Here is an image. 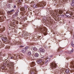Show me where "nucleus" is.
I'll list each match as a JSON object with an SVG mask.
<instances>
[{
    "mask_svg": "<svg viewBox=\"0 0 74 74\" xmlns=\"http://www.w3.org/2000/svg\"><path fill=\"white\" fill-rule=\"evenodd\" d=\"M40 29L41 32H42V33H44V34L45 36L47 35V28L44 27H41L40 28Z\"/></svg>",
    "mask_w": 74,
    "mask_h": 74,
    "instance_id": "obj_1",
    "label": "nucleus"
},
{
    "mask_svg": "<svg viewBox=\"0 0 74 74\" xmlns=\"http://www.w3.org/2000/svg\"><path fill=\"white\" fill-rule=\"evenodd\" d=\"M45 5H46V3L44 1L41 2L38 4V6L40 7H42V8H44V6H45Z\"/></svg>",
    "mask_w": 74,
    "mask_h": 74,
    "instance_id": "obj_2",
    "label": "nucleus"
},
{
    "mask_svg": "<svg viewBox=\"0 0 74 74\" xmlns=\"http://www.w3.org/2000/svg\"><path fill=\"white\" fill-rule=\"evenodd\" d=\"M50 66L52 69H55V68L56 67L57 65L55 63V62L53 61V62L51 63Z\"/></svg>",
    "mask_w": 74,
    "mask_h": 74,
    "instance_id": "obj_3",
    "label": "nucleus"
},
{
    "mask_svg": "<svg viewBox=\"0 0 74 74\" xmlns=\"http://www.w3.org/2000/svg\"><path fill=\"white\" fill-rule=\"evenodd\" d=\"M2 41H4L5 42H9L10 41L8 40V39L6 37H4L2 38Z\"/></svg>",
    "mask_w": 74,
    "mask_h": 74,
    "instance_id": "obj_4",
    "label": "nucleus"
},
{
    "mask_svg": "<svg viewBox=\"0 0 74 74\" xmlns=\"http://www.w3.org/2000/svg\"><path fill=\"white\" fill-rule=\"evenodd\" d=\"M34 71L37 73V71L36 70L33 69H32L31 71V74H34Z\"/></svg>",
    "mask_w": 74,
    "mask_h": 74,
    "instance_id": "obj_5",
    "label": "nucleus"
},
{
    "mask_svg": "<svg viewBox=\"0 0 74 74\" xmlns=\"http://www.w3.org/2000/svg\"><path fill=\"white\" fill-rule=\"evenodd\" d=\"M35 65V63H34V62H32L30 64V66L31 67H34V66Z\"/></svg>",
    "mask_w": 74,
    "mask_h": 74,
    "instance_id": "obj_6",
    "label": "nucleus"
},
{
    "mask_svg": "<svg viewBox=\"0 0 74 74\" xmlns=\"http://www.w3.org/2000/svg\"><path fill=\"white\" fill-rule=\"evenodd\" d=\"M14 11H15V10L13 9L10 11H8L7 12V14H11V13H12V12H14Z\"/></svg>",
    "mask_w": 74,
    "mask_h": 74,
    "instance_id": "obj_7",
    "label": "nucleus"
},
{
    "mask_svg": "<svg viewBox=\"0 0 74 74\" xmlns=\"http://www.w3.org/2000/svg\"><path fill=\"white\" fill-rule=\"evenodd\" d=\"M63 12V11L62 10H59L58 12L59 14H62Z\"/></svg>",
    "mask_w": 74,
    "mask_h": 74,
    "instance_id": "obj_8",
    "label": "nucleus"
},
{
    "mask_svg": "<svg viewBox=\"0 0 74 74\" xmlns=\"http://www.w3.org/2000/svg\"><path fill=\"white\" fill-rule=\"evenodd\" d=\"M4 30H5V28L4 27L0 29V31L1 32H3Z\"/></svg>",
    "mask_w": 74,
    "mask_h": 74,
    "instance_id": "obj_9",
    "label": "nucleus"
},
{
    "mask_svg": "<svg viewBox=\"0 0 74 74\" xmlns=\"http://www.w3.org/2000/svg\"><path fill=\"white\" fill-rule=\"evenodd\" d=\"M27 36V34H26V33H24L22 35V36L23 37H25L26 36Z\"/></svg>",
    "mask_w": 74,
    "mask_h": 74,
    "instance_id": "obj_10",
    "label": "nucleus"
},
{
    "mask_svg": "<svg viewBox=\"0 0 74 74\" xmlns=\"http://www.w3.org/2000/svg\"><path fill=\"white\" fill-rule=\"evenodd\" d=\"M39 51L40 52H44V50L42 48H40L39 49Z\"/></svg>",
    "mask_w": 74,
    "mask_h": 74,
    "instance_id": "obj_11",
    "label": "nucleus"
},
{
    "mask_svg": "<svg viewBox=\"0 0 74 74\" xmlns=\"http://www.w3.org/2000/svg\"><path fill=\"white\" fill-rule=\"evenodd\" d=\"M55 12V13L56 14V15H58L59 13H58V10H54Z\"/></svg>",
    "mask_w": 74,
    "mask_h": 74,
    "instance_id": "obj_12",
    "label": "nucleus"
},
{
    "mask_svg": "<svg viewBox=\"0 0 74 74\" xmlns=\"http://www.w3.org/2000/svg\"><path fill=\"white\" fill-rule=\"evenodd\" d=\"M20 10L21 11H23L25 10V8L24 7H21L20 8Z\"/></svg>",
    "mask_w": 74,
    "mask_h": 74,
    "instance_id": "obj_13",
    "label": "nucleus"
},
{
    "mask_svg": "<svg viewBox=\"0 0 74 74\" xmlns=\"http://www.w3.org/2000/svg\"><path fill=\"white\" fill-rule=\"evenodd\" d=\"M45 59H46V60L47 61V62H49V61H50V60H51V59L49 58H48L47 59V58H45Z\"/></svg>",
    "mask_w": 74,
    "mask_h": 74,
    "instance_id": "obj_14",
    "label": "nucleus"
},
{
    "mask_svg": "<svg viewBox=\"0 0 74 74\" xmlns=\"http://www.w3.org/2000/svg\"><path fill=\"white\" fill-rule=\"evenodd\" d=\"M22 52L23 53H25L26 52V49H23L22 50Z\"/></svg>",
    "mask_w": 74,
    "mask_h": 74,
    "instance_id": "obj_15",
    "label": "nucleus"
},
{
    "mask_svg": "<svg viewBox=\"0 0 74 74\" xmlns=\"http://www.w3.org/2000/svg\"><path fill=\"white\" fill-rule=\"evenodd\" d=\"M10 66L13 68V67H14V64L12 62H10Z\"/></svg>",
    "mask_w": 74,
    "mask_h": 74,
    "instance_id": "obj_16",
    "label": "nucleus"
},
{
    "mask_svg": "<svg viewBox=\"0 0 74 74\" xmlns=\"http://www.w3.org/2000/svg\"><path fill=\"white\" fill-rule=\"evenodd\" d=\"M66 15V16H67V17H68V18L70 17V14L69 13L67 14Z\"/></svg>",
    "mask_w": 74,
    "mask_h": 74,
    "instance_id": "obj_17",
    "label": "nucleus"
},
{
    "mask_svg": "<svg viewBox=\"0 0 74 74\" xmlns=\"http://www.w3.org/2000/svg\"><path fill=\"white\" fill-rule=\"evenodd\" d=\"M42 62V60H39L38 61L37 63L38 64L40 63H41Z\"/></svg>",
    "mask_w": 74,
    "mask_h": 74,
    "instance_id": "obj_18",
    "label": "nucleus"
},
{
    "mask_svg": "<svg viewBox=\"0 0 74 74\" xmlns=\"http://www.w3.org/2000/svg\"><path fill=\"white\" fill-rule=\"evenodd\" d=\"M33 7L34 8H37V4H34L33 5Z\"/></svg>",
    "mask_w": 74,
    "mask_h": 74,
    "instance_id": "obj_19",
    "label": "nucleus"
},
{
    "mask_svg": "<svg viewBox=\"0 0 74 74\" xmlns=\"http://www.w3.org/2000/svg\"><path fill=\"white\" fill-rule=\"evenodd\" d=\"M66 74H69V70L68 69L66 70Z\"/></svg>",
    "mask_w": 74,
    "mask_h": 74,
    "instance_id": "obj_20",
    "label": "nucleus"
},
{
    "mask_svg": "<svg viewBox=\"0 0 74 74\" xmlns=\"http://www.w3.org/2000/svg\"><path fill=\"white\" fill-rule=\"evenodd\" d=\"M0 21L1 22H3V18H2L1 17H0Z\"/></svg>",
    "mask_w": 74,
    "mask_h": 74,
    "instance_id": "obj_21",
    "label": "nucleus"
},
{
    "mask_svg": "<svg viewBox=\"0 0 74 74\" xmlns=\"http://www.w3.org/2000/svg\"><path fill=\"white\" fill-rule=\"evenodd\" d=\"M28 55L29 56H30L31 55H32V53H31V52L30 51H29L28 53Z\"/></svg>",
    "mask_w": 74,
    "mask_h": 74,
    "instance_id": "obj_22",
    "label": "nucleus"
},
{
    "mask_svg": "<svg viewBox=\"0 0 74 74\" xmlns=\"http://www.w3.org/2000/svg\"><path fill=\"white\" fill-rule=\"evenodd\" d=\"M22 1L21 0H18V3H20V4H21V3H22Z\"/></svg>",
    "mask_w": 74,
    "mask_h": 74,
    "instance_id": "obj_23",
    "label": "nucleus"
},
{
    "mask_svg": "<svg viewBox=\"0 0 74 74\" xmlns=\"http://www.w3.org/2000/svg\"><path fill=\"white\" fill-rule=\"evenodd\" d=\"M73 52V49H72L71 51L70 52H69V53H71Z\"/></svg>",
    "mask_w": 74,
    "mask_h": 74,
    "instance_id": "obj_24",
    "label": "nucleus"
},
{
    "mask_svg": "<svg viewBox=\"0 0 74 74\" xmlns=\"http://www.w3.org/2000/svg\"><path fill=\"white\" fill-rule=\"evenodd\" d=\"M72 66H73V67H74V62H72Z\"/></svg>",
    "mask_w": 74,
    "mask_h": 74,
    "instance_id": "obj_25",
    "label": "nucleus"
},
{
    "mask_svg": "<svg viewBox=\"0 0 74 74\" xmlns=\"http://www.w3.org/2000/svg\"><path fill=\"white\" fill-rule=\"evenodd\" d=\"M13 1V0H9V2L10 3H12V2Z\"/></svg>",
    "mask_w": 74,
    "mask_h": 74,
    "instance_id": "obj_26",
    "label": "nucleus"
},
{
    "mask_svg": "<svg viewBox=\"0 0 74 74\" xmlns=\"http://www.w3.org/2000/svg\"><path fill=\"white\" fill-rule=\"evenodd\" d=\"M5 48L6 49H9V48L7 46H6L5 47Z\"/></svg>",
    "mask_w": 74,
    "mask_h": 74,
    "instance_id": "obj_27",
    "label": "nucleus"
},
{
    "mask_svg": "<svg viewBox=\"0 0 74 74\" xmlns=\"http://www.w3.org/2000/svg\"><path fill=\"white\" fill-rule=\"evenodd\" d=\"M45 62L44 61H42V62L41 63L43 65L44 64Z\"/></svg>",
    "mask_w": 74,
    "mask_h": 74,
    "instance_id": "obj_28",
    "label": "nucleus"
},
{
    "mask_svg": "<svg viewBox=\"0 0 74 74\" xmlns=\"http://www.w3.org/2000/svg\"><path fill=\"white\" fill-rule=\"evenodd\" d=\"M24 7H25V8H27V5H25L24 6Z\"/></svg>",
    "mask_w": 74,
    "mask_h": 74,
    "instance_id": "obj_29",
    "label": "nucleus"
},
{
    "mask_svg": "<svg viewBox=\"0 0 74 74\" xmlns=\"http://www.w3.org/2000/svg\"><path fill=\"white\" fill-rule=\"evenodd\" d=\"M35 56L36 57H37V54L36 53H35Z\"/></svg>",
    "mask_w": 74,
    "mask_h": 74,
    "instance_id": "obj_30",
    "label": "nucleus"
},
{
    "mask_svg": "<svg viewBox=\"0 0 74 74\" xmlns=\"http://www.w3.org/2000/svg\"><path fill=\"white\" fill-rule=\"evenodd\" d=\"M18 12H19V11L18 10H17L16 13V14H18Z\"/></svg>",
    "mask_w": 74,
    "mask_h": 74,
    "instance_id": "obj_31",
    "label": "nucleus"
},
{
    "mask_svg": "<svg viewBox=\"0 0 74 74\" xmlns=\"http://www.w3.org/2000/svg\"><path fill=\"white\" fill-rule=\"evenodd\" d=\"M71 5H72V6H74V3H72Z\"/></svg>",
    "mask_w": 74,
    "mask_h": 74,
    "instance_id": "obj_32",
    "label": "nucleus"
},
{
    "mask_svg": "<svg viewBox=\"0 0 74 74\" xmlns=\"http://www.w3.org/2000/svg\"><path fill=\"white\" fill-rule=\"evenodd\" d=\"M3 35H0V37H3Z\"/></svg>",
    "mask_w": 74,
    "mask_h": 74,
    "instance_id": "obj_33",
    "label": "nucleus"
},
{
    "mask_svg": "<svg viewBox=\"0 0 74 74\" xmlns=\"http://www.w3.org/2000/svg\"><path fill=\"white\" fill-rule=\"evenodd\" d=\"M71 45H72V46L73 47H74V44H73L72 43V44H71Z\"/></svg>",
    "mask_w": 74,
    "mask_h": 74,
    "instance_id": "obj_34",
    "label": "nucleus"
},
{
    "mask_svg": "<svg viewBox=\"0 0 74 74\" xmlns=\"http://www.w3.org/2000/svg\"><path fill=\"white\" fill-rule=\"evenodd\" d=\"M28 48V47H26L25 48V49H27Z\"/></svg>",
    "mask_w": 74,
    "mask_h": 74,
    "instance_id": "obj_35",
    "label": "nucleus"
},
{
    "mask_svg": "<svg viewBox=\"0 0 74 74\" xmlns=\"http://www.w3.org/2000/svg\"><path fill=\"white\" fill-rule=\"evenodd\" d=\"M16 8V5H14V8Z\"/></svg>",
    "mask_w": 74,
    "mask_h": 74,
    "instance_id": "obj_36",
    "label": "nucleus"
},
{
    "mask_svg": "<svg viewBox=\"0 0 74 74\" xmlns=\"http://www.w3.org/2000/svg\"><path fill=\"white\" fill-rule=\"evenodd\" d=\"M12 23H11V24L9 25L10 26H12Z\"/></svg>",
    "mask_w": 74,
    "mask_h": 74,
    "instance_id": "obj_37",
    "label": "nucleus"
},
{
    "mask_svg": "<svg viewBox=\"0 0 74 74\" xmlns=\"http://www.w3.org/2000/svg\"><path fill=\"white\" fill-rule=\"evenodd\" d=\"M15 14L16 16H18V14L16 13Z\"/></svg>",
    "mask_w": 74,
    "mask_h": 74,
    "instance_id": "obj_38",
    "label": "nucleus"
},
{
    "mask_svg": "<svg viewBox=\"0 0 74 74\" xmlns=\"http://www.w3.org/2000/svg\"><path fill=\"white\" fill-rule=\"evenodd\" d=\"M50 57L51 58H52V57H53V55H50Z\"/></svg>",
    "mask_w": 74,
    "mask_h": 74,
    "instance_id": "obj_39",
    "label": "nucleus"
},
{
    "mask_svg": "<svg viewBox=\"0 0 74 74\" xmlns=\"http://www.w3.org/2000/svg\"><path fill=\"white\" fill-rule=\"evenodd\" d=\"M14 57H15V56H16V55H15V54H14Z\"/></svg>",
    "mask_w": 74,
    "mask_h": 74,
    "instance_id": "obj_40",
    "label": "nucleus"
},
{
    "mask_svg": "<svg viewBox=\"0 0 74 74\" xmlns=\"http://www.w3.org/2000/svg\"><path fill=\"white\" fill-rule=\"evenodd\" d=\"M40 10H38V12H40Z\"/></svg>",
    "mask_w": 74,
    "mask_h": 74,
    "instance_id": "obj_41",
    "label": "nucleus"
},
{
    "mask_svg": "<svg viewBox=\"0 0 74 74\" xmlns=\"http://www.w3.org/2000/svg\"><path fill=\"white\" fill-rule=\"evenodd\" d=\"M61 16L62 17L64 16V15H61Z\"/></svg>",
    "mask_w": 74,
    "mask_h": 74,
    "instance_id": "obj_42",
    "label": "nucleus"
},
{
    "mask_svg": "<svg viewBox=\"0 0 74 74\" xmlns=\"http://www.w3.org/2000/svg\"><path fill=\"white\" fill-rule=\"evenodd\" d=\"M11 59H14L13 58V57H11V58H10Z\"/></svg>",
    "mask_w": 74,
    "mask_h": 74,
    "instance_id": "obj_43",
    "label": "nucleus"
},
{
    "mask_svg": "<svg viewBox=\"0 0 74 74\" xmlns=\"http://www.w3.org/2000/svg\"><path fill=\"white\" fill-rule=\"evenodd\" d=\"M12 57H13V59H14V58H15V57H14V56H12Z\"/></svg>",
    "mask_w": 74,
    "mask_h": 74,
    "instance_id": "obj_44",
    "label": "nucleus"
},
{
    "mask_svg": "<svg viewBox=\"0 0 74 74\" xmlns=\"http://www.w3.org/2000/svg\"><path fill=\"white\" fill-rule=\"evenodd\" d=\"M2 67H3V69H4V66H2Z\"/></svg>",
    "mask_w": 74,
    "mask_h": 74,
    "instance_id": "obj_45",
    "label": "nucleus"
},
{
    "mask_svg": "<svg viewBox=\"0 0 74 74\" xmlns=\"http://www.w3.org/2000/svg\"><path fill=\"white\" fill-rule=\"evenodd\" d=\"M33 50H34V48H33Z\"/></svg>",
    "mask_w": 74,
    "mask_h": 74,
    "instance_id": "obj_46",
    "label": "nucleus"
},
{
    "mask_svg": "<svg viewBox=\"0 0 74 74\" xmlns=\"http://www.w3.org/2000/svg\"><path fill=\"white\" fill-rule=\"evenodd\" d=\"M1 14H3V13L1 12H0Z\"/></svg>",
    "mask_w": 74,
    "mask_h": 74,
    "instance_id": "obj_47",
    "label": "nucleus"
},
{
    "mask_svg": "<svg viewBox=\"0 0 74 74\" xmlns=\"http://www.w3.org/2000/svg\"><path fill=\"white\" fill-rule=\"evenodd\" d=\"M30 14H32V12H31Z\"/></svg>",
    "mask_w": 74,
    "mask_h": 74,
    "instance_id": "obj_48",
    "label": "nucleus"
},
{
    "mask_svg": "<svg viewBox=\"0 0 74 74\" xmlns=\"http://www.w3.org/2000/svg\"><path fill=\"white\" fill-rule=\"evenodd\" d=\"M18 4H19V3H18Z\"/></svg>",
    "mask_w": 74,
    "mask_h": 74,
    "instance_id": "obj_49",
    "label": "nucleus"
},
{
    "mask_svg": "<svg viewBox=\"0 0 74 74\" xmlns=\"http://www.w3.org/2000/svg\"><path fill=\"white\" fill-rule=\"evenodd\" d=\"M59 56H60V55H59Z\"/></svg>",
    "mask_w": 74,
    "mask_h": 74,
    "instance_id": "obj_50",
    "label": "nucleus"
}]
</instances>
